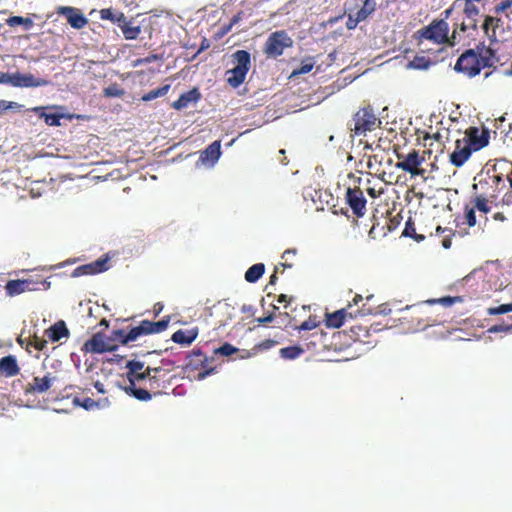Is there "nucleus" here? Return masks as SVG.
Here are the masks:
<instances>
[{
  "instance_id": "1",
  "label": "nucleus",
  "mask_w": 512,
  "mask_h": 512,
  "mask_svg": "<svg viewBox=\"0 0 512 512\" xmlns=\"http://www.w3.org/2000/svg\"><path fill=\"white\" fill-rule=\"evenodd\" d=\"M126 369V376L129 381V385L124 388L126 394L134 397L139 401L151 400L152 394L148 392V390L143 389L141 385H145L147 378L151 375V373H161L164 371V368L162 366H145L144 362L142 361L130 360L126 363Z\"/></svg>"
},
{
  "instance_id": "2",
  "label": "nucleus",
  "mask_w": 512,
  "mask_h": 512,
  "mask_svg": "<svg viewBox=\"0 0 512 512\" xmlns=\"http://www.w3.org/2000/svg\"><path fill=\"white\" fill-rule=\"evenodd\" d=\"M413 38L418 46H421L424 41L448 47L457 45L455 35H450L449 24L444 19H433L428 25L418 29Z\"/></svg>"
},
{
  "instance_id": "3",
  "label": "nucleus",
  "mask_w": 512,
  "mask_h": 512,
  "mask_svg": "<svg viewBox=\"0 0 512 512\" xmlns=\"http://www.w3.org/2000/svg\"><path fill=\"white\" fill-rule=\"evenodd\" d=\"M494 58L495 52L491 48L482 50L480 54L473 49H468L457 59L454 69L468 77H474L483 68L492 67Z\"/></svg>"
},
{
  "instance_id": "4",
  "label": "nucleus",
  "mask_w": 512,
  "mask_h": 512,
  "mask_svg": "<svg viewBox=\"0 0 512 512\" xmlns=\"http://www.w3.org/2000/svg\"><path fill=\"white\" fill-rule=\"evenodd\" d=\"M171 316H165L157 322L142 320L139 325L132 327L128 332L123 329H116L111 332L110 341H119L126 345L136 341L139 337L151 334H158L165 331L170 323Z\"/></svg>"
},
{
  "instance_id": "5",
  "label": "nucleus",
  "mask_w": 512,
  "mask_h": 512,
  "mask_svg": "<svg viewBox=\"0 0 512 512\" xmlns=\"http://www.w3.org/2000/svg\"><path fill=\"white\" fill-rule=\"evenodd\" d=\"M427 304L425 302L406 306L402 310L403 315L399 319L409 324V328L414 330H424L427 327L439 324L440 321L433 316Z\"/></svg>"
},
{
  "instance_id": "6",
  "label": "nucleus",
  "mask_w": 512,
  "mask_h": 512,
  "mask_svg": "<svg viewBox=\"0 0 512 512\" xmlns=\"http://www.w3.org/2000/svg\"><path fill=\"white\" fill-rule=\"evenodd\" d=\"M293 39L286 30H277L272 32L263 45V53L267 58L276 59L284 54L288 48H292Z\"/></svg>"
},
{
  "instance_id": "7",
  "label": "nucleus",
  "mask_w": 512,
  "mask_h": 512,
  "mask_svg": "<svg viewBox=\"0 0 512 512\" xmlns=\"http://www.w3.org/2000/svg\"><path fill=\"white\" fill-rule=\"evenodd\" d=\"M352 121L354 126L350 127V130L355 136H364L367 132L375 130L381 124L380 119L370 106L359 109L354 114Z\"/></svg>"
},
{
  "instance_id": "8",
  "label": "nucleus",
  "mask_w": 512,
  "mask_h": 512,
  "mask_svg": "<svg viewBox=\"0 0 512 512\" xmlns=\"http://www.w3.org/2000/svg\"><path fill=\"white\" fill-rule=\"evenodd\" d=\"M358 186L348 187L345 192V202L352 210L356 218H362L366 214L367 200L364 196L363 190L360 188L362 178L357 179Z\"/></svg>"
},
{
  "instance_id": "9",
  "label": "nucleus",
  "mask_w": 512,
  "mask_h": 512,
  "mask_svg": "<svg viewBox=\"0 0 512 512\" xmlns=\"http://www.w3.org/2000/svg\"><path fill=\"white\" fill-rule=\"evenodd\" d=\"M426 154H428L430 157L432 152L428 150L424 151L422 155H420L418 151L412 150L406 156H404L401 161L396 163V167L404 172L411 174V176H423L426 171L419 170V166L424 163Z\"/></svg>"
},
{
  "instance_id": "10",
  "label": "nucleus",
  "mask_w": 512,
  "mask_h": 512,
  "mask_svg": "<svg viewBox=\"0 0 512 512\" xmlns=\"http://www.w3.org/2000/svg\"><path fill=\"white\" fill-rule=\"evenodd\" d=\"M47 289L49 283L46 280H34L31 278L28 279H17V280H9L6 283L5 289L6 293L9 296H16L26 291H36L39 290L40 287Z\"/></svg>"
},
{
  "instance_id": "11",
  "label": "nucleus",
  "mask_w": 512,
  "mask_h": 512,
  "mask_svg": "<svg viewBox=\"0 0 512 512\" xmlns=\"http://www.w3.org/2000/svg\"><path fill=\"white\" fill-rule=\"evenodd\" d=\"M351 308L352 304H348L346 308H342L333 313L327 314L325 319L326 326L330 328H339L343 325L347 316H349L350 318H354L357 317L358 315L363 316L372 313L370 308H365V304L361 309H358L355 312L350 311Z\"/></svg>"
},
{
  "instance_id": "12",
  "label": "nucleus",
  "mask_w": 512,
  "mask_h": 512,
  "mask_svg": "<svg viewBox=\"0 0 512 512\" xmlns=\"http://www.w3.org/2000/svg\"><path fill=\"white\" fill-rule=\"evenodd\" d=\"M187 359H188V361H187L188 367H190L191 369H195V370H197L199 368L202 369L198 372V375H197L198 380H203L204 378H206L208 375H211L215 371V368H210V369L206 368V365L208 362V357L200 349H194L188 355Z\"/></svg>"
},
{
  "instance_id": "13",
  "label": "nucleus",
  "mask_w": 512,
  "mask_h": 512,
  "mask_svg": "<svg viewBox=\"0 0 512 512\" xmlns=\"http://www.w3.org/2000/svg\"><path fill=\"white\" fill-rule=\"evenodd\" d=\"M117 349V345L112 344L110 339L98 332L95 333L88 341L85 342L83 350L90 353H105L112 352Z\"/></svg>"
},
{
  "instance_id": "14",
  "label": "nucleus",
  "mask_w": 512,
  "mask_h": 512,
  "mask_svg": "<svg viewBox=\"0 0 512 512\" xmlns=\"http://www.w3.org/2000/svg\"><path fill=\"white\" fill-rule=\"evenodd\" d=\"M108 269L109 258L107 256H102L96 261L76 267L72 272V276L80 277L83 275H95L98 273H102Z\"/></svg>"
},
{
  "instance_id": "15",
  "label": "nucleus",
  "mask_w": 512,
  "mask_h": 512,
  "mask_svg": "<svg viewBox=\"0 0 512 512\" xmlns=\"http://www.w3.org/2000/svg\"><path fill=\"white\" fill-rule=\"evenodd\" d=\"M472 148L471 143L466 138L458 139L455 142V150L450 155V162L456 166L461 167L471 156Z\"/></svg>"
},
{
  "instance_id": "16",
  "label": "nucleus",
  "mask_w": 512,
  "mask_h": 512,
  "mask_svg": "<svg viewBox=\"0 0 512 512\" xmlns=\"http://www.w3.org/2000/svg\"><path fill=\"white\" fill-rule=\"evenodd\" d=\"M59 15L65 16L67 22L72 28L82 29L88 24L87 18L77 8L70 6H60L57 9Z\"/></svg>"
},
{
  "instance_id": "17",
  "label": "nucleus",
  "mask_w": 512,
  "mask_h": 512,
  "mask_svg": "<svg viewBox=\"0 0 512 512\" xmlns=\"http://www.w3.org/2000/svg\"><path fill=\"white\" fill-rule=\"evenodd\" d=\"M57 380L56 376L47 373L43 377H34L31 383L25 388L26 394H41L48 391L53 383Z\"/></svg>"
},
{
  "instance_id": "18",
  "label": "nucleus",
  "mask_w": 512,
  "mask_h": 512,
  "mask_svg": "<svg viewBox=\"0 0 512 512\" xmlns=\"http://www.w3.org/2000/svg\"><path fill=\"white\" fill-rule=\"evenodd\" d=\"M47 84V80L35 78L32 74H12L11 85L14 87H41Z\"/></svg>"
},
{
  "instance_id": "19",
  "label": "nucleus",
  "mask_w": 512,
  "mask_h": 512,
  "mask_svg": "<svg viewBox=\"0 0 512 512\" xmlns=\"http://www.w3.org/2000/svg\"><path fill=\"white\" fill-rule=\"evenodd\" d=\"M169 371V369H164V371L161 373H151V375L148 376L143 389L148 390L152 396L160 395L161 389L165 388L164 378Z\"/></svg>"
},
{
  "instance_id": "20",
  "label": "nucleus",
  "mask_w": 512,
  "mask_h": 512,
  "mask_svg": "<svg viewBox=\"0 0 512 512\" xmlns=\"http://www.w3.org/2000/svg\"><path fill=\"white\" fill-rule=\"evenodd\" d=\"M20 368L15 356L8 355L0 359V375L5 377H14L18 375Z\"/></svg>"
},
{
  "instance_id": "21",
  "label": "nucleus",
  "mask_w": 512,
  "mask_h": 512,
  "mask_svg": "<svg viewBox=\"0 0 512 512\" xmlns=\"http://www.w3.org/2000/svg\"><path fill=\"white\" fill-rule=\"evenodd\" d=\"M70 334L66 323L63 320L57 321L55 324L50 326L46 331L45 335L52 341L58 342L64 337H68Z\"/></svg>"
},
{
  "instance_id": "22",
  "label": "nucleus",
  "mask_w": 512,
  "mask_h": 512,
  "mask_svg": "<svg viewBox=\"0 0 512 512\" xmlns=\"http://www.w3.org/2000/svg\"><path fill=\"white\" fill-rule=\"evenodd\" d=\"M201 97V94L197 88L191 89L183 94L180 95V97L172 103V107L176 110H181L186 107L192 102H197Z\"/></svg>"
},
{
  "instance_id": "23",
  "label": "nucleus",
  "mask_w": 512,
  "mask_h": 512,
  "mask_svg": "<svg viewBox=\"0 0 512 512\" xmlns=\"http://www.w3.org/2000/svg\"><path fill=\"white\" fill-rule=\"evenodd\" d=\"M221 155V142L216 140L212 142L208 147L203 150L200 154V160L204 163L214 164Z\"/></svg>"
},
{
  "instance_id": "24",
  "label": "nucleus",
  "mask_w": 512,
  "mask_h": 512,
  "mask_svg": "<svg viewBox=\"0 0 512 512\" xmlns=\"http://www.w3.org/2000/svg\"><path fill=\"white\" fill-rule=\"evenodd\" d=\"M503 24L502 20L498 17L486 16L482 25L485 34L488 36L491 42L497 41L496 29L501 27Z\"/></svg>"
},
{
  "instance_id": "25",
  "label": "nucleus",
  "mask_w": 512,
  "mask_h": 512,
  "mask_svg": "<svg viewBox=\"0 0 512 512\" xmlns=\"http://www.w3.org/2000/svg\"><path fill=\"white\" fill-rule=\"evenodd\" d=\"M198 336L196 328L190 330H177L173 333L171 339L173 342L181 345H190Z\"/></svg>"
},
{
  "instance_id": "26",
  "label": "nucleus",
  "mask_w": 512,
  "mask_h": 512,
  "mask_svg": "<svg viewBox=\"0 0 512 512\" xmlns=\"http://www.w3.org/2000/svg\"><path fill=\"white\" fill-rule=\"evenodd\" d=\"M247 73L241 68L234 67L226 72V81L232 88H238L245 81Z\"/></svg>"
},
{
  "instance_id": "27",
  "label": "nucleus",
  "mask_w": 512,
  "mask_h": 512,
  "mask_svg": "<svg viewBox=\"0 0 512 512\" xmlns=\"http://www.w3.org/2000/svg\"><path fill=\"white\" fill-rule=\"evenodd\" d=\"M233 62L236 68H241L249 72L251 68V55L246 50H237L232 54Z\"/></svg>"
},
{
  "instance_id": "28",
  "label": "nucleus",
  "mask_w": 512,
  "mask_h": 512,
  "mask_svg": "<svg viewBox=\"0 0 512 512\" xmlns=\"http://www.w3.org/2000/svg\"><path fill=\"white\" fill-rule=\"evenodd\" d=\"M351 332V338L354 341L360 342V343H371L369 338L371 336L370 328L364 325H355L352 326L350 329Z\"/></svg>"
},
{
  "instance_id": "29",
  "label": "nucleus",
  "mask_w": 512,
  "mask_h": 512,
  "mask_svg": "<svg viewBox=\"0 0 512 512\" xmlns=\"http://www.w3.org/2000/svg\"><path fill=\"white\" fill-rule=\"evenodd\" d=\"M32 111L37 113L40 118H43L45 123L49 126H59L61 124L60 120L63 117L62 114L46 113L45 107H35Z\"/></svg>"
},
{
  "instance_id": "30",
  "label": "nucleus",
  "mask_w": 512,
  "mask_h": 512,
  "mask_svg": "<svg viewBox=\"0 0 512 512\" xmlns=\"http://www.w3.org/2000/svg\"><path fill=\"white\" fill-rule=\"evenodd\" d=\"M120 29L126 40H135L141 33V27L139 25H133L132 21L128 19L124 21Z\"/></svg>"
},
{
  "instance_id": "31",
  "label": "nucleus",
  "mask_w": 512,
  "mask_h": 512,
  "mask_svg": "<svg viewBox=\"0 0 512 512\" xmlns=\"http://www.w3.org/2000/svg\"><path fill=\"white\" fill-rule=\"evenodd\" d=\"M402 235L405 237H410L418 243L426 239V234L417 232L414 221L411 217H409L406 221Z\"/></svg>"
},
{
  "instance_id": "32",
  "label": "nucleus",
  "mask_w": 512,
  "mask_h": 512,
  "mask_svg": "<svg viewBox=\"0 0 512 512\" xmlns=\"http://www.w3.org/2000/svg\"><path fill=\"white\" fill-rule=\"evenodd\" d=\"M470 29H477V25L473 21L455 22L453 24L452 33L450 35H455V41H457L458 44L461 40L460 34L465 33Z\"/></svg>"
},
{
  "instance_id": "33",
  "label": "nucleus",
  "mask_w": 512,
  "mask_h": 512,
  "mask_svg": "<svg viewBox=\"0 0 512 512\" xmlns=\"http://www.w3.org/2000/svg\"><path fill=\"white\" fill-rule=\"evenodd\" d=\"M265 272V265L257 263L248 268L245 273V280L249 283L257 282Z\"/></svg>"
},
{
  "instance_id": "34",
  "label": "nucleus",
  "mask_w": 512,
  "mask_h": 512,
  "mask_svg": "<svg viewBox=\"0 0 512 512\" xmlns=\"http://www.w3.org/2000/svg\"><path fill=\"white\" fill-rule=\"evenodd\" d=\"M100 17L103 20H110L111 22L117 24V26L120 28V26L124 23V21L127 19L124 13L118 12L114 13L111 9H102L100 11Z\"/></svg>"
},
{
  "instance_id": "35",
  "label": "nucleus",
  "mask_w": 512,
  "mask_h": 512,
  "mask_svg": "<svg viewBox=\"0 0 512 512\" xmlns=\"http://www.w3.org/2000/svg\"><path fill=\"white\" fill-rule=\"evenodd\" d=\"M280 356L283 359L294 360L304 353V349L300 346H288L280 349Z\"/></svg>"
},
{
  "instance_id": "36",
  "label": "nucleus",
  "mask_w": 512,
  "mask_h": 512,
  "mask_svg": "<svg viewBox=\"0 0 512 512\" xmlns=\"http://www.w3.org/2000/svg\"><path fill=\"white\" fill-rule=\"evenodd\" d=\"M314 65L315 61L311 57L303 60L301 65L291 72L290 78L309 73L313 69Z\"/></svg>"
},
{
  "instance_id": "37",
  "label": "nucleus",
  "mask_w": 512,
  "mask_h": 512,
  "mask_svg": "<svg viewBox=\"0 0 512 512\" xmlns=\"http://www.w3.org/2000/svg\"><path fill=\"white\" fill-rule=\"evenodd\" d=\"M169 90H170L169 84L163 85L162 87L151 90L148 93L144 94L142 96L141 100L144 102H148V101L154 100L158 97H163L169 92Z\"/></svg>"
},
{
  "instance_id": "38",
  "label": "nucleus",
  "mask_w": 512,
  "mask_h": 512,
  "mask_svg": "<svg viewBox=\"0 0 512 512\" xmlns=\"http://www.w3.org/2000/svg\"><path fill=\"white\" fill-rule=\"evenodd\" d=\"M376 8L377 0H364L358 12L367 20L376 11Z\"/></svg>"
},
{
  "instance_id": "39",
  "label": "nucleus",
  "mask_w": 512,
  "mask_h": 512,
  "mask_svg": "<svg viewBox=\"0 0 512 512\" xmlns=\"http://www.w3.org/2000/svg\"><path fill=\"white\" fill-rule=\"evenodd\" d=\"M124 94V89H122L117 83H113L103 89V95L107 98H120Z\"/></svg>"
},
{
  "instance_id": "40",
  "label": "nucleus",
  "mask_w": 512,
  "mask_h": 512,
  "mask_svg": "<svg viewBox=\"0 0 512 512\" xmlns=\"http://www.w3.org/2000/svg\"><path fill=\"white\" fill-rule=\"evenodd\" d=\"M462 301H463L462 297H460V296H454V297H452V296H445V297H442V298H439V299H430V300L426 301V303H428V304L440 303V304H442L445 307H449V306H452L455 303H460Z\"/></svg>"
},
{
  "instance_id": "41",
  "label": "nucleus",
  "mask_w": 512,
  "mask_h": 512,
  "mask_svg": "<svg viewBox=\"0 0 512 512\" xmlns=\"http://www.w3.org/2000/svg\"><path fill=\"white\" fill-rule=\"evenodd\" d=\"M431 62L424 56H415L412 61L409 62V67L413 69L425 70L428 69Z\"/></svg>"
},
{
  "instance_id": "42",
  "label": "nucleus",
  "mask_w": 512,
  "mask_h": 512,
  "mask_svg": "<svg viewBox=\"0 0 512 512\" xmlns=\"http://www.w3.org/2000/svg\"><path fill=\"white\" fill-rule=\"evenodd\" d=\"M6 23L10 27H14V26H17V25H24L27 29H29L33 25V22H32L31 19L24 18L22 16H12V17H9L6 20Z\"/></svg>"
},
{
  "instance_id": "43",
  "label": "nucleus",
  "mask_w": 512,
  "mask_h": 512,
  "mask_svg": "<svg viewBox=\"0 0 512 512\" xmlns=\"http://www.w3.org/2000/svg\"><path fill=\"white\" fill-rule=\"evenodd\" d=\"M366 19L360 15V13L357 11L356 13L352 14L349 13L346 21V27L348 30H353L357 27V25Z\"/></svg>"
},
{
  "instance_id": "44",
  "label": "nucleus",
  "mask_w": 512,
  "mask_h": 512,
  "mask_svg": "<svg viewBox=\"0 0 512 512\" xmlns=\"http://www.w3.org/2000/svg\"><path fill=\"white\" fill-rule=\"evenodd\" d=\"M365 190H366L367 194L372 198H377L381 194L384 193L383 186L379 185V187L377 188L376 185H371L370 179H367V181L365 183Z\"/></svg>"
},
{
  "instance_id": "45",
  "label": "nucleus",
  "mask_w": 512,
  "mask_h": 512,
  "mask_svg": "<svg viewBox=\"0 0 512 512\" xmlns=\"http://www.w3.org/2000/svg\"><path fill=\"white\" fill-rule=\"evenodd\" d=\"M74 403L83 407L86 410H92V409L98 408L100 406L98 401H94L93 399H91L89 397L84 398L82 401L79 398H75Z\"/></svg>"
},
{
  "instance_id": "46",
  "label": "nucleus",
  "mask_w": 512,
  "mask_h": 512,
  "mask_svg": "<svg viewBox=\"0 0 512 512\" xmlns=\"http://www.w3.org/2000/svg\"><path fill=\"white\" fill-rule=\"evenodd\" d=\"M489 315H500L508 312H512V302L508 304H502L498 307H491L487 310Z\"/></svg>"
},
{
  "instance_id": "47",
  "label": "nucleus",
  "mask_w": 512,
  "mask_h": 512,
  "mask_svg": "<svg viewBox=\"0 0 512 512\" xmlns=\"http://www.w3.org/2000/svg\"><path fill=\"white\" fill-rule=\"evenodd\" d=\"M237 351L238 349L231 345L230 343H224L222 346L215 350V353L220 354L222 356H231Z\"/></svg>"
},
{
  "instance_id": "48",
  "label": "nucleus",
  "mask_w": 512,
  "mask_h": 512,
  "mask_svg": "<svg viewBox=\"0 0 512 512\" xmlns=\"http://www.w3.org/2000/svg\"><path fill=\"white\" fill-rule=\"evenodd\" d=\"M475 208L483 213H488L490 207L488 206V200L483 196H477L474 200Z\"/></svg>"
},
{
  "instance_id": "49",
  "label": "nucleus",
  "mask_w": 512,
  "mask_h": 512,
  "mask_svg": "<svg viewBox=\"0 0 512 512\" xmlns=\"http://www.w3.org/2000/svg\"><path fill=\"white\" fill-rule=\"evenodd\" d=\"M296 254H297L296 249H287L284 251V253L282 254V258L285 260V262L280 263V266L283 268V270L285 268H291L293 266L292 263H288V260H289V256H295Z\"/></svg>"
},
{
  "instance_id": "50",
  "label": "nucleus",
  "mask_w": 512,
  "mask_h": 512,
  "mask_svg": "<svg viewBox=\"0 0 512 512\" xmlns=\"http://www.w3.org/2000/svg\"><path fill=\"white\" fill-rule=\"evenodd\" d=\"M512 8V0H503L494 7L495 14H501Z\"/></svg>"
},
{
  "instance_id": "51",
  "label": "nucleus",
  "mask_w": 512,
  "mask_h": 512,
  "mask_svg": "<svg viewBox=\"0 0 512 512\" xmlns=\"http://www.w3.org/2000/svg\"><path fill=\"white\" fill-rule=\"evenodd\" d=\"M20 108H21V105L16 102L0 100V113H3L4 111L9 110V109H20Z\"/></svg>"
},
{
  "instance_id": "52",
  "label": "nucleus",
  "mask_w": 512,
  "mask_h": 512,
  "mask_svg": "<svg viewBox=\"0 0 512 512\" xmlns=\"http://www.w3.org/2000/svg\"><path fill=\"white\" fill-rule=\"evenodd\" d=\"M442 138H443V135L440 132H437L433 135L426 134L424 137V140L425 141L432 140V139L435 140L438 143V149L440 151H442L444 148V142H443Z\"/></svg>"
},
{
  "instance_id": "53",
  "label": "nucleus",
  "mask_w": 512,
  "mask_h": 512,
  "mask_svg": "<svg viewBox=\"0 0 512 512\" xmlns=\"http://www.w3.org/2000/svg\"><path fill=\"white\" fill-rule=\"evenodd\" d=\"M465 218H466L467 224L470 227H473L476 225V215H475L474 208H466Z\"/></svg>"
},
{
  "instance_id": "54",
  "label": "nucleus",
  "mask_w": 512,
  "mask_h": 512,
  "mask_svg": "<svg viewBox=\"0 0 512 512\" xmlns=\"http://www.w3.org/2000/svg\"><path fill=\"white\" fill-rule=\"evenodd\" d=\"M461 3H462V0H455L449 8H447L446 10H444L441 13V15H442L441 19H444L445 21H447V19H449L450 16L452 15L453 10L456 7H459Z\"/></svg>"
},
{
  "instance_id": "55",
  "label": "nucleus",
  "mask_w": 512,
  "mask_h": 512,
  "mask_svg": "<svg viewBox=\"0 0 512 512\" xmlns=\"http://www.w3.org/2000/svg\"><path fill=\"white\" fill-rule=\"evenodd\" d=\"M469 142L471 144L478 143L476 149H480L488 144V136L482 135L480 138L473 137Z\"/></svg>"
},
{
  "instance_id": "56",
  "label": "nucleus",
  "mask_w": 512,
  "mask_h": 512,
  "mask_svg": "<svg viewBox=\"0 0 512 512\" xmlns=\"http://www.w3.org/2000/svg\"><path fill=\"white\" fill-rule=\"evenodd\" d=\"M317 327V322L315 319H312L311 317L304 321L300 326V330H312Z\"/></svg>"
},
{
  "instance_id": "57",
  "label": "nucleus",
  "mask_w": 512,
  "mask_h": 512,
  "mask_svg": "<svg viewBox=\"0 0 512 512\" xmlns=\"http://www.w3.org/2000/svg\"><path fill=\"white\" fill-rule=\"evenodd\" d=\"M232 29V26L231 24H225L223 25L219 31L217 32L216 36L217 38H222L223 36H225L226 34H228Z\"/></svg>"
},
{
  "instance_id": "58",
  "label": "nucleus",
  "mask_w": 512,
  "mask_h": 512,
  "mask_svg": "<svg viewBox=\"0 0 512 512\" xmlns=\"http://www.w3.org/2000/svg\"><path fill=\"white\" fill-rule=\"evenodd\" d=\"M11 79H12V74L0 71V84H10L11 85Z\"/></svg>"
},
{
  "instance_id": "59",
  "label": "nucleus",
  "mask_w": 512,
  "mask_h": 512,
  "mask_svg": "<svg viewBox=\"0 0 512 512\" xmlns=\"http://www.w3.org/2000/svg\"><path fill=\"white\" fill-rule=\"evenodd\" d=\"M500 203H501L502 205H508V206H509V205H512V190L507 191V192L504 194V196H503V198H502V200H501V202H500Z\"/></svg>"
},
{
  "instance_id": "60",
  "label": "nucleus",
  "mask_w": 512,
  "mask_h": 512,
  "mask_svg": "<svg viewBox=\"0 0 512 512\" xmlns=\"http://www.w3.org/2000/svg\"><path fill=\"white\" fill-rule=\"evenodd\" d=\"M210 47V42L207 38H203L201 41L200 47L196 53V55L200 54L201 52L207 50Z\"/></svg>"
},
{
  "instance_id": "61",
  "label": "nucleus",
  "mask_w": 512,
  "mask_h": 512,
  "mask_svg": "<svg viewBox=\"0 0 512 512\" xmlns=\"http://www.w3.org/2000/svg\"><path fill=\"white\" fill-rule=\"evenodd\" d=\"M242 16H243V11H239L237 14H235L229 24H231V26L233 27L234 25H236L241 19H242Z\"/></svg>"
},
{
  "instance_id": "62",
  "label": "nucleus",
  "mask_w": 512,
  "mask_h": 512,
  "mask_svg": "<svg viewBox=\"0 0 512 512\" xmlns=\"http://www.w3.org/2000/svg\"><path fill=\"white\" fill-rule=\"evenodd\" d=\"M509 329H512V325L510 327H506L503 325H495L492 328H490L491 332H499V331H507Z\"/></svg>"
},
{
  "instance_id": "63",
  "label": "nucleus",
  "mask_w": 512,
  "mask_h": 512,
  "mask_svg": "<svg viewBox=\"0 0 512 512\" xmlns=\"http://www.w3.org/2000/svg\"><path fill=\"white\" fill-rule=\"evenodd\" d=\"M419 170H423V171L425 170L426 171V173L423 176H421L424 180H427L430 177L433 178L431 176V169H429L428 165H427V167H423L422 165H420L419 166Z\"/></svg>"
},
{
  "instance_id": "64",
  "label": "nucleus",
  "mask_w": 512,
  "mask_h": 512,
  "mask_svg": "<svg viewBox=\"0 0 512 512\" xmlns=\"http://www.w3.org/2000/svg\"><path fill=\"white\" fill-rule=\"evenodd\" d=\"M33 345L37 350H43L44 347L46 346V341L36 339Z\"/></svg>"
}]
</instances>
